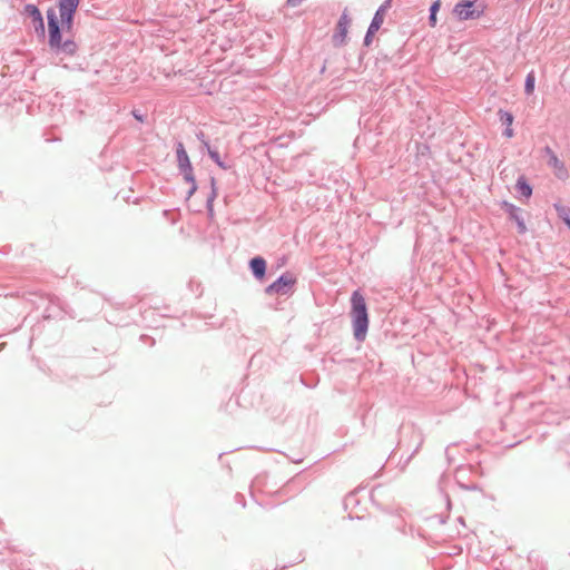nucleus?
Instances as JSON below:
<instances>
[{"instance_id":"f257e3e1","label":"nucleus","mask_w":570,"mask_h":570,"mask_svg":"<svg viewBox=\"0 0 570 570\" xmlns=\"http://www.w3.org/2000/svg\"><path fill=\"white\" fill-rule=\"evenodd\" d=\"M81 0H57V8L47 10L48 43L52 50L73 55L77 45L73 40H62V32L73 30V20Z\"/></svg>"},{"instance_id":"f03ea898","label":"nucleus","mask_w":570,"mask_h":570,"mask_svg":"<svg viewBox=\"0 0 570 570\" xmlns=\"http://www.w3.org/2000/svg\"><path fill=\"white\" fill-rule=\"evenodd\" d=\"M351 317L353 323L354 337L364 341L368 328V314L364 296L355 291L351 297Z\"/></svg>"},{"instance_id":"7ed1b4c3","label":"nucleus","mask_w":570,"mask_h":570,"mask_svg":"<svg viewBox=\"0 0 570 570\" xmlns=\"http://www.w3.org/2000/svg\"><path fill=\"white\" fill-rule=\"evenodd\" d=\"M485 7L471 0H462L455 4L453 14L459 20L478 19L484 13Z\"/></svg>"},{"instance_id":"20e7f679","label":"nucleus","mask_w":570,"mask_h":570,"mask_svg":"<svg viewBox=\"0 0 570 570\" xmlns=\"http://www.w3.org/2000/svg\"><path fill=\"white\" fill-rule=\"evenodd\" d=\"M177 160L185 179L190 183V189L188 191V197H190L196 191L197 186L193 176V168L189 157L183 144H178L177 146Z\"/></svg>"},{"instance_id":"39448f33","label":"nucleus","mask_w":570,"mask_h":570,"mask_svg":"<svg viewBox=\"0 0 570 570\" xmlns=\"http://www.w3.org/2000/svg\"><path fill=\"white\" fill-rule=\"evenodd\" d=\"M296 279L289 275L285 274L281 276L277 281H275L273 284H271L266 288L267 294H278V295H285L291 289V287L295 284Z\"/></svg>"},{"instance_id":"423d86ee","label":"nucleus","mask_w":570,"mask_h":570,"mask_svg":"<svg viewBox=\"0 0 570 570\" xmlns=\"http://www.w3.org/2000/svg\"><path fill=\"white\" fill-rule=\"evenodd\" d=\"M384 18H385V8L381 7L376 11V13L368 27L367 33L365 36V45L366 46H368L371 43L372 37L380 30L381 26L384 22Z\"/></svg>"},{"instance_id":"0eeeda50","label":"nucleus","mask_w":570,"mask_h":570,"mask_svg":"<svg viewBox=\"0 0 570 570\" xmlns=\"http://www.w3.org/2000/svg\"><path fill=\"white\" fill-rule=\"evenodd\" d=\"M26 12L32 19V23L35 26L36 31H39L43 36L45 35V23H43V18H42L40 10L33 4H28V6H26Z\"/></svg>"},{"instance_id":"6e6552de","label":"nucleus","mask_w":570,"mask_h":570,"mask_svg":"<svg viewBox=\"0 0 570 570\" xmlns=\"http://www.w3.org/2000/svg\"><path fill=\"white\" fill-rule=\"evenodd\" d=\"M504 207L512 220L517 223L518 232L520 234H524L527 232V226L524 219L520 216V210L512 204L504 203Z\"/></svg>"},{"instance_id":"1a4fd4ad","label":"nucleus","mask_w":570,"mask_h":570,"mask_svg":"<svg viewBox=\"0 0 570 570\" xmlns=\"http://www.w3.org/2000/svg\"><path fill=\"white\" fill-rule=\"evenodd\" d=\"M348 24H350V19L347 18V16L345 13L342 14V17L340 18V20L337 22L336 35L334 36V39L337 40V42L340 45H342L345 41V38L347 36Z\"/></svg>"},{"instance_id":"9d476101","label":"nucleus","mask_w":570,"mask_h":570,"mask_svg":"<svg viewBox=\"0 0 570 570\" xmlns=\"http://www.w3.org/2000/svg\"><path fill=\"white\" fill-rule=\"evenodd\" d=\"M250 268H252L253 274L257 278L262 279L265 276V272H266V262H265V259L262 258V257H254L250 261Z\"/></svg>"},{"instance_id":"9b49d317","label":"nucleus","mask_w":570,"mask_h":570,"mask_svg":"<svg viewBox=\"0 0 570 570\" xmlns=\"http://www.w3.org/2000/svg\"><path fill=\"white\" fill-rule=\"evenodd\" d=\"M547 153L550 155V160H549V164L556 169L558 170V175L560 176L561 174H564L566 170H564V166H563V163L557 157V155L550 149V148H547Z\"/></svg>"},{"instance_id":"f8f14e48","label":"nucleus","mask_w":570,"mask_h":570,"mask_svg":"<svg viewBox=\"0 0 570 570\" xmlns=\"http://www.w3.org/2000/svg\"><path fill=\"white\" fill-rule=\"evenodd\" d=\"M517 188L525 197H530L532 194V188L523 179L518 180Z\"/></svg>"},{"instance_id":"ddd939ff","label":"nucleus","mask_w":570,"mask_h":570,"mask_svg":"<svg viewBox=\"0 0 570 570\" xmlns=\"http://www.w3.org/2000/svg\"><path fill=\"white\" fill-rule=\"evenodd\" d=\"M440 6H441V1L440 0H436L432 6H431V14H430V24L432 27L435 26L436 23V13L440 9Z\"/></svg>"},{"instance_id":"4468645a","label":"nucleus","mask_w":570,"mask_h":570,"mask_svg":"<svg viewBox=\"0 0 570 570\" xmlns=\"http://www.w3.org/2000/svg\"><path fill=\"white\" fill-rule=\"evenodd\" d=\"M559 217L566 223V225L570 228V209L566 207H557Z\"/></svg>"},{"instance_id":"2eb2a0df","label":"nucleus","mask_w":570,"mask_h":570,"mask_svg":"<svg viewBox=\"0 0 570 570\" xmlns=\"http://www.w3.org/2000/svg\"><path fill=\"white\" fill-rule=\"evenodd\" d=\"M499 116H500V120L507 125V127H511L512 124H513V115L508 112V111H503V110H500L499 111Z\"/></svg>"},{"instance_id":"dca6fc26","label":"nucleus","mask_w":570,"mask_h":570,"mask_svg":"<svg viewBox=\"0 0 570 570\" xmlns=\"http://www.w3.org/2000/svg\"><path fill=\"white\" fill-rule=\"evenodd\" d=\"M534 80L532 72L527 76L524 89L528 95H532L534 91Z\"/></svg>"},{"instance_id":"f3484780","label":"nucleus","mask_w":570,"mask_h":570,"mask_svg":"<svg viewBox=\"0 0 570 570\" xmlns=\"http://www.w3.org/2000/svg\"><path fill=\"white\" fill-rule=\"evenodd\" d=\"M209 155L220 167H224L216 151H210Z\"/></svg>"},{"instance_id":"a211bd4d","label":"nucleus","mask_w":570,"mask_h":570,"mask_svg":"<svg viewBox=\"0 0 570 570\" xmlns=\"http://www.w3.org/2000/svg\"><path fill=\"white\" fill-rule=\"evenodd\" d=\"M504 136L507 138H512L514 136V131L512 129V126L511 127H507V129L504 130Z\"/></svg>"},{"instance_id":"6ab92c4d","label":"nucleus","mask_w":570,"mask_h":570,"mask_svg":"<svg viewBox=\"0 0 570 570\" xmlns=\"http://www.w3.org/2000/svg\"><path fill=\"white\" fill-rule=\"evenodd\" d=\"M215 196H216V195H215V193H214V194H213V197H210V198L208 199V208H209V214H210V216H213V214H214V210H213V200H214Z\"/></svg>"},{"instance_id":"aec40b11","label":"nucleus","mask_w":570,"mask_h":570,"mask_svg":"<svg viewBox=\"0 0 570 570\" xmlns=\"http://www.w3.org/2000/svg\"><path fill=\"white\" fill-rule=\"evenodd\" d=\"M304 0H287V3L291 6V7H297L299 6Z\"/></svg>"}]
</instances>
